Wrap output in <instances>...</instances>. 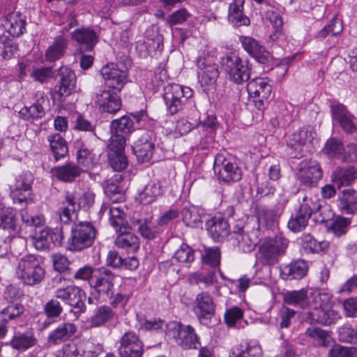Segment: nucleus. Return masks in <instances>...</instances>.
<instances>
[{"instance_id": "5701e85b", "label": "nucleus", "mask_w": 357, "mask_h": 357, "mask_svg": "<svg viewBox=\"0 0 357 357\" xmlns=\"http://www.w3.org/2000/svg\"><path fill=\"white\" fill-rule=\"evenodd\" d=\"M207 231L212 238L220 241L227 237L230 233L228 220L222 216H215L206 223Z\"/></svg>"}, {"instance_id": "b1692460", "label": "nucleus", "mask_w": 357, "mask_h": 357, "mask_svg": "<svg viewBox=\"0 0 357 357\" xmlns=\"http://www.w3.org/2000/svg\"><path fill=\"white\" fill-rule=\"evenodd\" d=\"M60 76L59 86L56 91L59 97L68 96L75 88V75L74 72L66 66H61L58 70Z\"/></svg>"}, {"instance_id": "39448f33", "label": "nucleus", "mask_w": 357, "mask_h": 357, "mask_svg": "<svg viewBox=\"0 0 357 357\" xmlns=\"http://www.w3.org/2000/svg\"><path fill=\"white\" fill-rule=\"evenodd\" d=\"M289 241L282 235L274 238H266L259 250L258 260L265 265H273L284 255L288 247Z\"/></svg>"}, {"instance_id": "864d4df0", "label": "nucleus", "mask_w": 357, "mask_h": 357, "mask_svg": "<svg viewBox=\"0 0 357 357\" xmlns=\"http://www.w3.org/2000/svg\"><path fill=\"white\" fill-rule=\"evenodd\" d=\"M287 199L285 197H281L273 209H266L263 211V218L268 223H272L277 221L286 206Z\"/></svg>"}, {"instance_id": "cd10ccee", "label": "nucleus", "mask_w": 357, "mask_h": 357, "mask_svg": "<svg viewBox=\"0 0 357 357\" xmlns=\"http://www.w3.org/2000/svg\"><path fill=\"white\" fill-rule=\"evenodd\" d=\"M116 317V312L112 307L104 305L96 309L93 314L89 317L88 323L91 328H100L112 321Z\"/></svg>"}, {"instance_id": "37998d69", "label": "nucleus", "mask_w": 357, "mask_h": 357, "mask_svg": "<svg viewBox=\"0 0 357 357\" xmlns=\"http://www.w3.org/2000/svg\"><path fill=\"white\" fill-rule=\"evenodd\" d=\"M264 15L266 19L271 22L275 29L274 33L270 35V38L272 40H275L278 38L282 31V19L278 10L268 4H267L266 8L264 10Z\"/></svg>"}, {"instance_id": "2eb2a0df", "label": "nucleus", "mask_w": 357, "mask_h": 357, "mask_svg": "<svg viewBox=\"0 0 357 357\" xmlns=\"http://www.w3.org/2000/svg\"><path fill=\"white\" fill-rule=\"evenodd\" d=\"M331 109L333 119L337 121L347 133L357 132V119L347 107L337 102H333Z\"/></svg>"}, {"instance_id": "2f4dec72", "label": "nucleus", "mask_w": 357, "mask_h": 357, "mask_svg": "<svg viewBox=\"0 0 357 357\" xmlns=\"http://www.w3.org/2000/svg\"><path fill=\"white\" fill-rule=\"evenodd\" d=\"M340 317L333 310L322 307H315L307 312V319L311 321L324 325H330Z\"/></svg>"}, {"instance_id": "5fc2aeb1", "label": "nucleus", "mask_w": 357, "mask_h": 357, "mask_svg": "<svg viewBox=\"0 0 357 357\" xmlns=\"http://www.w3.org/2000/svg\"><path fill=\"white\" fill-rule=\"evenodd\" d=\"M220 250L218 248H205L202 255L204 264L211 267H218L220 262Z\"/></svg>"}, {"instance_id": "0eeeda50", "label": "nucleus", "mask_w": 357, "mask_h": 357, "mask_svg": "<svg viewBox=\"0 0 357 357\" xmlns=\"http://www.w3.org/2000/svg\"><path fill=\"white\" fill-rule=\"evenodd\" d=\"M322 169L319 164L311 159L301 161L296 168V178L303 186L313 188L322 178Z\"/></svg>"}, {"instance_id": "f257e3e1", "label": "nucleus", "mask_w": 357, "mask_h": 357, "mask_svg": "<svg viewBox=\"0 0 357 357\" xmlns=\"http://www.w3.org/2000/svg\"><path fill=\"white\" fill-rule=\"evenodd\" d=\"M317 212H319L322 216V221H326L333 215L329 206H321L311 199L304 197L303 203L298 209L291 215L287 224L288 228L294 232H298L304 229L308 225V221L312 213Z\"/></svg>"}, {"instance_id": "4468645a", "label": "nucleus", "mask_w": 357, "mask_h": 357, "mask_svg": "<svg viewBox=\"0 0 357 357\" xmlns=\"http://www.w3.org/2000/svg\"><path fill=\"white\" fill-rule=\"evenodd\" d=\"M118 351L121 357H142L143 344L135 332L128 331L121 337Z\"/></svg>"}, {"instance_id": "58836bf2", "label": "nucleus", "mask_w": 357, "mask_h": 357, "mask_svg": "<svg viewBox=\"0 0 357 357\" xmlns=\"http://www.w3.org/2000/svg\"><path fill=\"white\" fill-rule=\"evenodd\" d=\"M67 47V40L63 36H56L52 44L46 51L45 56L47 60L49 61H54L61 59L64 55Z\"/></svg>"}, {"instance_id": "6e6d98bb", "label": "nucleus", "mask_w": 357, "mask_h": 357, "mask_svg": "<svg viewBox=\"0 0 357 357\" xmlns=\"http://www.w3.org/2000/svg\"><path fill=\"white\" fill-rule=\"evenodd\" d=\"M10 196L15 204L26 206L33 202L34 196L32 190L12 189Z\"/></svg>"}, {"instance_id": "7c9ffc66", "label": "nucleus", "mask_w": 357, "mask_h": 357, "mask_svg": "<svg viewBox=\"0 0 357 357\" xmlns=\"http://www.w3.org/2000/svg\"><path fill=\"white\" fill-rule=\"evenodd\" d=\"M0 229L10 235H15L19 231L16 215L14 210L9 207L0 206Z\"/></svg>"}, {"instance_id": "052dcab7", "label": "nucleus", "mask_w": 357, "mask_h": 357, "mask_svg": "<svg viewBox=\"0 0 357 357\" xmlns=\"http://www.w3.org/2000/svg\"><path fill=\"white\" fill-rule=\"evenodd\" d=\"M43 311L47 318L57 319L63 312V307L57 298H52L44 305Z\"/></svg>"}, {"instance_id": "680f3d73", "label": "nucleus", "mask_w": 357, "mask_h": 357, "mask_svg": "<svg viewBox=\"0 0 357 357\" xmlns=\"http://www.w3.org/2000/svg\"><path fill=\"white\" fill-rule=\"evenodd\" d=\"M350 223L351 221L349 219L339 216L333 221L329 229L335 236L340 237L347 233Z\"/></svg>"}, {"instance_id": "a19ab883", "label": "nucleus", "mask_w": 357, "mask_h": 357, "mask_svg": "<svg viewBox=\"0 0 357 357\" xmlns=\"http://www.w3.org/2000/svg\"><path fill=\"white\" fill-rule=\"evenodd\" d=\"M283 301L287 305L303 308L308 303L307 290L303 288L299 290L287 291L283 294Z\"/></svg>"}, {"instance_id": "9b49d317", "label": "nucleus", "mask_w": 357, "mask_h": 357, "mask_svg": "<svg viewBox=\"0 0 357 357\" xmlns=\"http://www.w3.org/2000/svg\"><path fill=\"white\" fill-rule=\"evenodd\" d=\"M198 79L202 86H213L219 76V70L213 56L209 54L197 59Z\"/></svg>"}, {"instance_id": "412c9836", "label": "nucleus", "mask_w": 357, "mask_h": 357, "mask_svg": "<svg viewBox=\"0 0 357 357\" xmlns=\"http://www.w3.org/2000/svg\"><path fill=\"white\" fill-rule=\"evenodd\" d=\"M77 331V326L72 322L59 324L50 331L47 336V342L52 344H59L70 340Z\"/></svg>"}, {"instance_id": "9d476101", "label": "nucleus", "mask_w": 357, "mask_h": 357, "mask_svg": "<svg viewBox=\"0 0 357 357\" xmlns=\"http://www.w3.org/2000/svg\"><path fill=\"white\" fill-rule=\"evenodd\" d=\"M247 91L250 97L253 98L255 107L262 110L265 108V101L271 96L272 86L266 78L257 77L248 83Z\"/></svg>"}, {"instance_id": "a878e982", "label": "nucleus", "mask_w": 357, "mask_h": 357, "mask_svg": "<svg viewBox=\"0 0 357 357\" xmlns=\"http://www.w3.org/2000/svg\"><path fill=\"white\" fill-rule=\"evenodd\" d=\"M195 312L200 320L209 319L213 315L215 305L208 293L202 292L197 294L195 299Z\"/></svg>"}, {"instance_id": "09e8293b", "label": "nucleus", "mask_w": 357, "mask_h": 357, "mask_svg": "<svg viewBox=\"0 0 357 357\" xmlns=\"http://www.w3.org/2000/svg\"><path fill=\"white\" fill-rule=\"evenodd\" d=\"M234 239L237 242V246L244 252L253 250L256 245V241L245 233L243 228L238 227L234 230Z\"/></svg>"}, {"instance_id": "e433bc0d", "label": "nucleus", "mask_w": 357, "mask_h": 357, "mask_svg": "<svg viewBox=\"0 0 357 357\" xmlns=\"http://www.w3.org/2000/svg\"><path fill=\"white\" fill-rule=\"evenodd\" d=\"M131 225L144 238L153 239L158 234V230L153 226L151 218L133 217L131 219Z\"/></svg>"}, {"instance_id": "a211bd4d", "label": "nucleus", "mask_w": 357, "mask_h": 357, "mask_svg": "<svg viewBox=\"0 0 357 357\" xmlns=\"http://www.w3.org/2000/svg\"><path fill=\"white\" fill-rule=\"evenodd\" d=\"M36 97V100L33 104L29 107L25 106L20 110V118L24 120H35L45 116L46 107L49 105V100L43 92H37Z\"/></svg>"}, {"instance_id": "e2e57ef3", "label": "nucleus", "mask_w": 357, "mask_h": 357, "mask_svg": "<svg viewBox=\"0 0 357 357\" xmlns=\"http://www.w3.org/2000/svg\"><path fill=\"white\" fill-rule=\"evenodd\" d=\"M174 258L181 263H190L194 261V250L186 243H182L176 251Z\"/></svg>"}, {"instance_id": "774afa93", "label": "nucleus", "mask_w": 357, "mask_h": 357, "mask_svg": "<svg viewBox=\"0 0 357 357\" xmlns=\"http://www.w3.org/2000/svg\"><path fill=\"white\" fill-rule=\"evenodd\" d=\"M33 182V174L29 172H26L16 178L15 183L12 186V189L31 190Z\"/></svg>"}, {"instance_id": "f03ea898", "label": "nucleus", "mask_w": 357, "mask_h": 357, "mask_svg": "<svg viewBox=\"0 0 357 357\" xmlns=\"http://www.w3.org/2000/svg\"><path fill=\"white\" fill-rule=\"evenodd\" d=\"M16 275L24 284L34 286L45 279V270L36 256L27 255L18 260Z\"/></svg>"}, {"instance_id": "ddd939ff", "label": "nucleus", "mask_w": 357, "mask_h": 357, "mask_svg": "<svg viewBox=\"0 0 357 357\" xmlns=\"http://www.w3.org/2000/svg\"><path fill=\"white\" fill-rule=\"evenodd\" d=\"M119 91L107 87H103L96 93V102L102 112L115 114L121 108V100Z\"/></svg>"}, {"instance_id": "c85d7f7f", "label": "nucleus", "mask_w": 357, "mask_h": 357, "mask_svg": "<svg viewBox=\"0 0 357 357\" xmlns=\"http://www.w3.org/2000/svg\"><path fill=\"white\" fill-rule=\"evenodd\" d=\"M308 266L304 260H297L283 266L280 268V275L283 280L301 279L307 272Z\"/></svg>"}, {"instance_id": "8fccbe9b", "label": "nucleus", "mask_w": 357, "mask_h": 357, "mask_svg": "<svg viewBox=\"0 0 357 357\" xmlns=\"http://www.w3.org/2000/svg\"><path fill=\"white\" fill-rule=\"evenodd\" d=\"M154 144L146 139L144 142H138L134 147V152L138 161L141 162H148L153 155Z\"/></svg>"}, {"instance_id": "4be33fe9", "label": "nucleus", "mask_w": 357, "mask_h": 357, "mask_svg": "<svg viewBox=\"0 0 357 357\" xmlns=\"http://www.w3.org/2000/svg\"><path fill=\"white\" fill-rule=\"evenodd\" d=\"M239 39L243 49L258 62H268L269 52L257 40L249 36H241Z\"/></svg>"}, {"instance_id": "f8f14e48", "label": "nucleus", "mask_w": 357, "mask_h": 357, "mask_svg": "<svg viewBox=\"0 0 357 357\" xmlns=\"http://www.w3.org/2000/svg\"><path fill=\"white\" fill-rule=\"evenodd\" d=\"M115 275L106 268H96L91 286L100 294L112 298L114 289Z\"/></svg>"}, {"instance_id": "a18cd8bd", "label": "nucleus", "mask_w": 357, "mask_h": 357, "mask_svg": "<svg viewBox=\"0 0 357 357\" xmlns=\"http://www.w3.org/2000/svg\"><path fill=\"white\" fill-rule=\"evenodd\" d=\"M37 342L33 335L29 333H17L10 341V345L18 351H25L33 347Z\"/></svg>"}, {"instance_id": "c03bdc74", "label": "nucleus", "mask_w": 357, "mask_h": 357, "mask_svg": "<svg viewBox=\"0 0 357 357\" xmlns=\"http://www.w3.org/2000/svg\"><path fill=\"white\" fill-rule=\"evenodd\" d=\"M51 151L56 160L65 157L68 153L66 142L60 134L50 135L47 137Z\"/></svg>"}, {"instance_id": "79ce46f5", "label": "nucleus", "mask_w": 357, "mask_h": 357, "mask_svg": "<svg viewBox=\"0 0 357 357\" xmlns=\"http://www.w3.org/2000/svg\"><path fill=\"white\" fill-rule=\"evenodd\" d=\"M135 129V123L130 116L125 115L111 122L110 132L126 136Z\"/></svg>"}, {"instance_id": "6e6552de", "label": "nucleus", "mask_w": 357, "mask_h": 357, "mask_svg": "<svg viewBox=\"0 0 357 357\" xmlns=\"http://www.w3.org/2000/svg\"><path fill=\"white\" fill-rule=\"evenodd\" d=\"M55 297L74 308L76 312L84 313L86 312V307L84 304L86 294L81 288L77 286L69 285L57 289L55 291Z\"/></svg>"}, {"instance_id": "aec40b11", "label": "nucleus", "mask_w": 357, "mask_h": 357, "mask_svg": "<svg viewBox=\"0 0 357 357\" xmlns=\"http://www.w3.org/2000/svg\"><path fill=\"white\" fill-rule=\"evenodd\" d=\"M1 26L9 35L13 37L20 36L26 30L25 17L20 13H10L2 19Z\"/></svg>"}, {"instance_id": "0e129e2a", "label": "nucleus", "mask_w": 357, "mask_h": 357, "mask_svg": "<svg viewBox=\"0 0 357 357\" xmlns=\"http://www.w3.org/2000/svg\"><path fill=\"white\" fill-rule=\"evenodd\" d=\"M77 158L80 165L87 168L93 167L97 162V158L95 154L93 153V151L90 150L89 148L79 151V153L77 155Z\"/></svg>"}, {"instance_id": "423d86ee", "label": "nucleus", "mask_w": 357, "mask_h": 357, "mask_svg": "<svg viewBox=\"0 0 357 357\" xmlns=\"http://www.w3.org/2000/svg\"><path fill=\"white\" fill-rule=\"evenodd\" d=\"M164 100L171 114L177 113L187 100L192 97L193 91L188 86L174 84L165 89Z\"/></svg>"}, {"instance_id": "c756f323", "label": "nucleus", "mask_w": 357, "mask_h": 357, "mask_svg": "<svg viewBox=\"0 0 357 357\" xmlns=\"http://www.w3.org/2000/svg\"><path fill=\"white\" fill-rule=\"evenodd\" d=\"M356 178L357 170L352 166L346 168L338 167L331 175L333 183L338 188L349 185Z\"/></svg>"}, {"instance_id": "49530a36", "label": "nucleus", "mask_w": 357, "mask_h": 357, "mask_svg": "<svg viewBox=\"0 0 357 357\" xmlns=\"http://www.w3.org/2000/svg\"><path fill=\"white\" fill-rule=\"evenodd\" d=\"M324 151L329 158H337L342 162L349 161L347 155L344 153L342 143L335 138H331L326 142Z\"/></svg>"}, {"instance_id": "c9c22d12", "label": "nucleus", "mask_w": 357, "mask_h": 357, "mask_svg": "<svg viewBox=\"0 0 357 357\" xmlns=\"http://www.w3.org/2000/svg\"><path fill=\"white\" fill-rule=\"evenodd\" d=\"M55 177L64 182H73L79 176L82 169L74 163H67L64 165L54 167L52 169Z\"/></svg>"}, {"instance_id": "13d9d810", "label": "nucleus", "mask_w": 357, "mask_h": 357, "mask_svg": "<svg viewBox=\"0 0 357 357\" xmlns=\"http://www.w3.org/2000/svg\"><path fill=\"white\" fill-rule=\"evenodd\" d=\"M301 239L303 248L312 253L322 251L327 245L324 241L318 242L310 234H303Z\"/></svg>"}, {"instance_id": "ea45409f", "label": "nucleus", "mask_w": 357, "mask_h": 357, "mask_svg": "<svg viewBox=\"0 0 357 357\" xmlns=\"http://www.w3.org/2000/svg\"><path fill=\"white\" fill-rule=\"evenodd\" d=\"M162 193L160 183L158 181H151L139 194V200L142 204H149L153 202Z\"/></svg>"}, {"instance_id": "4d7b16f0", "label": "nucleus", "mask_w": 357, "mask_h": 357, "mask_svg": "<svg viewBox=\"0 0 357 357\" xmlns=\"http://www.w3.org/2000/svg\"><path fill=\"white\" fill-rule=\"evenodd\" d=\"M108 160L110 167L116 172H121L128 165L127 157L124 152L108 153Z\"/></svg>"}, {"instance_id": "473e14b6", "label": "nucleus", "mask_w": 357, "mask_h": 357, "mask_svg": "<svg viewBox=\"0 0 357 357\" xmlns=\"http://www.w3.org/2000/svg\"><path fill=\"white\" fill-rule=\"evenodd\" d=\"M244 0H234L229 7L228 19L234 26H248L249 18L243 14Z\"/></svg>"}, {"instance_id": "72a5a7b5", "label": "nucleus", "mask_w": 357, "mask_h": 357, "mask_svg": "<svg viewBox=\"0 0 357 357\" xmlns=\"http://www.w3.org/2000/svg\"><path fill=\"white\" fill-rule=\"evenodd\" d=\"M72 38L82 45L86 50H91L97 43V38L95 31L87 28L75 29L72 33Z\"/></svg>"}, {"instance_id": "69168bd1", "label": "nucleus", "mask_w": 357, "mask_h": 357, "mask_svg": "<svg viewBox=\"0 0 357 357\" xmlns=\"http://www.w3.org/2000/svg\"><path fill=\"white\" fill-rule=\"evenodd\" d=\"M126 145V137L115 134L111 133V137L109 139V142L108 144V153H115L117 152H124Z\"/></svg>"}, {"instance_id": "3c124183", "label": "nucleus", "mask_w": 357, "mask_h": 357, "mask_svg": "<svg viewBox=\"0 0 357 357\" xmlns=\"http://www.w3.org/2000/svg\"><path fill=\"white\" fill-rule=\"evenodd\" d=\"M343 30V24L337 15L333 16L330 22L321 29L317 33V38H325L329 33L333 36H337L342 33Z\"/></svg>"}, {"instance_id": "bf43d9fd", "label": "nucleus", "mask_w": 357, "mask_h": 357, "mask_svg": "<svg viewBox=\"0 0 357 357\" xmlns=\"http://www.w3.org/2000/svg\"><path fill=\"white\" fill-rule=\"evenodd\" d=\"M181 213L183 220L188 226L198 227L202 222L197 208L194 206L185 207Z\"/></svg>"}, {"instance_id": "7ed1b4c3", "label": "nucleus", "mask_w": 357, "mask_h": 357, "mask_svg": "<svg viewBox=\"0 0 357 357\" xmlns=\"http://www.w3.org/2000/svg\"><path fill=\"white\" fill-rule=\"evenodd\" d=\"M220 64L229 79L236 84L246 82L250 77L251 66L249 61L235 52L226 53L221 58Z\"/></svg>"}, {"instance_id": "bb28decb", "label": "nucleus", "mask_w": 357, "mask_h": 357, "mask_svg": "<svg viewBox=\"0 0 357 357\" xmlns=\"http://www.w3.org/2000/svg\"><path fill=\"white\" fill-rule=\"evenodd\" d=\"M129 229V227H126L116 231L119 234L115 239V245L119 248L133 252L139 249L140 241L138 236L130 232Z\"/></svg>"}, {"instance_id": "dca6fc26", "label": "nucleus", "mask_w": 357, "mask_h": 357, "mask_svg": "<svg viewBox=\"0 0 357 357\" xmlns=\"http://www.w3.org/2000/svg\"><path fill=\"white\" fill-rule=\"evenodd\" d=\"M176 343L184 349H196L199 344L195 329L190 325L177 324L172 329Z\"/></svg>"}, {"instance_id": "de8ad7c7", "label": "nucleus", "mask_w": 357, "mask_h": 357, "mask_svg": "<svg viewBox=\"0 0 357 357\" xmlns=\"http://www.w3.org/2000/svg\"><path fill=\"white\" fill-rule=\"evenodd\" d=\"M24 312V307L20 302H11L0 312V324L20 317Z\"/></svg>"}, {"instance_id": "338daca9", "label": "nucleus", "mask_w": 357, "mask_h": 357, "mask_svg": "<svg viewBox=\"0 0 357 357\" xmlns=\"http://www.w3.org/2000/svg\"><path fill=\"white\" fill-rule=\"evenodd\" d=\"M339 335L341 341L357 344V329L352 328L351 325L344 324L340 327Z\"/></svg>"}, {"instance_id": "4c0bfd02", "label": "nucleus", "mask_w": 357, "mask_h": 357, "mask_svg": "<svg viewBox=\"0 0 357 357\" xmlns=\"http://www.w3.org/2000/svg\"><path fill=\"white\" fill-rule=\"evenodd\" d=\"M305 335L310 338L313 344L316 347H328L330 346L331 342L330 333L319 327L307 328Z\"/></svg>"}, {"instance_id": "393cba45", "label": "nucleus", "mask_w": 357, "mask_h": 357, "mask_svg": "<svg viewBox=\"0 0 357 357\" xmlns=\"http://www.w3.org/2000/svg\"><path fill=\"white\" fill-rule=\"evenodd\" d=\"M312 139V133L305 129H301L294 132L287 141L288 147L292 150L290 154L297 158L298 155L303 151V147L311 142Z\"/></svg>"}, {"instance_id": "1a4fd4ad", "label": "nucleus", "mask_w": 357, "mask_h": 357, "mask_svg": "<svg viewBox=\"0 0 357 357\" xmlns=\"http://www.w3.org/2000/svg\"><path fill=\"white\" fill-rule=\"evenodd\" d=\"M213 170L218 178L224 182L238 181L242 178L241 169L222 154L215 156Z\"/></svg>"}, {"instance_id": "f3484780", "label": "nucleus", "mask_w": 357, "mask_h": 357, "mask_svg": "<svg viewBox=\"0 0 357 357\" xmlns=\"http://www.w3.org/2000/svg\"><path fill=\"white\" fill-rule=\"evenodd\" d=\"M101 75L105 79V87L120 92L126 83L127 73L118 68L116 64H108L101 69Z\"/></svg>"}, {"instance_id": "6ab92c4d", "label": "nucleus", "mask_w": 357, "mask_h": 357, "mask_svg": "<svg viewBox=\"0 0 357 357\" xmlns=\"http://www.w3.org/2000/svg\"><path fill=\"white\" fill-rule=\"evenodd\" d=\"M63 238L62 229L52 231L51 229L46 227L41 229L33 238V244L38 250H45L50 246V241L54 244L61 245Z\"/></svg>"}, {"instance_id": "603ef678", "label": "nucleus", "mask_w": 357, "mask_h": 357, "mask_svg": "<svg viewBox=\"0 0 357 357\" xmlns=\"http://www.w3.org/2000/svg\"><path fill=\"white\" fill-rule=\"evenodd\" d=\"M109 222L116 231L128 227L125 220V213L119 206L109 207Z\"/></svg>"}, {"instance_id": "20e7f679", "label": "nucleus", "mask_w": 357, "mask_h": 357, "mask_svg": "<svg viewBox=\"0 0 357 357\" xmlns=\"http://www.w3.org/2000/svg\"><path fill=\"white\" fill-rule=\"evenodd\" d=\"M97 231L92 223L81 221L71 228V236L68 240V250L79 252L91 247L96 237Z\"/></svg>"}, {"instance_id": "f704fd0d", "label": "nucleus", "mask_w": 357, "mask_h": 357, "mask_svg": "<svg viewBox=\"0 0 357 357\" xmlns=\"http://www.w3.org/2000/svg\"><path fill=\"white\" fill-rule=\"evenodd\" d=\"M339 201V207L342 213L352 215L357 211V192L354 190H342Z\"/></svg>"}]
</instances>
